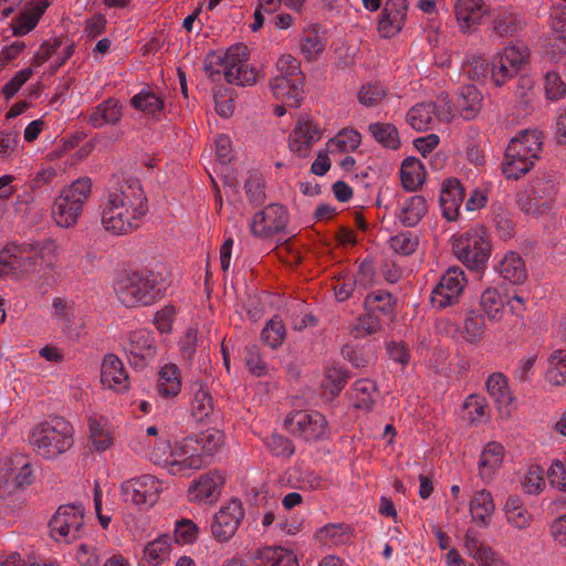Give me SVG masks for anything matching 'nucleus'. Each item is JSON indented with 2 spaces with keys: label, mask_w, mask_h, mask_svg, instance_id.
Returning <instances> with one entry per match:
<instances>
[{
  "label": "nucleus",
  "mask_w": 566,
  "mask_h": 566,
  "mask_svg": "<svg viewBox=\"0 0 566 566\" xmlns=\"http://www.w3.org/2000/svg\"><path fill=\"white\" fill-rule=\"evenodd\" d=\"M29 442L39 455L55 459L73 446V427L63 417H50L34 427Z\"/></svg>",
  "instance_id": "f257e3e1"
},
{
  "label": "nucleus",
  "mask_w": 566,
  "mask_h": 566,
  "mask_svg": "<svg viewBox=\"0 0 566 566\" xmlns=\"http://www.w3.org/2000/svg\"><path fill=\"white\" fill-rule=\"evenodd\" d=\"M114 290L126 307L150 305L161 296L157 276L148 271H125L114 283Z\"/></svg>",
  "instance_id": "f03ea898"
},
{
  "label": "nucleus",
  "mask_w": 566,
  "mask_h": 566,
  "mask_svg": "<svg viewBox=\"0 0 566 566\" xmlns=\"http://www.w3.org/2000/svg\"><path fill=\"white\" fill-rule=\"evenodd\" d=\"M91 179L84 177L75 180L61 192L52 207V214L57 226L69 228L76 223L83 203L91 195Z\"/></svg>",
  "instance_id": "7ed1b4c3"
},
{
  "label": "nucleus",
  "mask_w": 566,
  "mask_h": 566,
  "mask_svg": "<svg viewBox=\"0 0 566 566\" xmlns=\"http://www.w3.org/2000/svg\"><path fill=\"white\" fill-rule=\"evenodd\" d=\"M458 259L470 270L481 272L491 253V244L483 227L471 229L453 244Z\"/></svg>",
  "instance_id": "20e7f679"
},
{
  "label": "nucleus",
  "mask_w": 566,
  "mask_h": 566,
  "mask_svg": "<svg viewBox=\"0 0 566 566\" xmlns=\"http://www.w3.org/2000/svg\"><path fill=\"white\" fill-rule=\"evenodd\" d=\"M290 222V214L285 206L270 203L256 212L250 223L251 233L261 239L271 238L284 232Z\"/></svg>",
  "instance_id": "39448f33"
},
{
  "label": "nucleus",
  "mask_w": 566,
  "mask_h": 566,
  "mask_svg": "<svg viewBox=\"0 0 566 566\" xmlns=\"http://www.w3.org/2000/svg\"><path fill=\"white\" fill-rule=\"evenodd\" d=\"M122 499L125 503L137 506H153L159 497L160 482L150 474L123 482L119 486Z\"/></svg>",
  "instance_id": "423d86ee"
},
{
  "label": "nucleus",
  "mask_w": 566,
  "mask_h": 566,
  "mask_svg": "<svg viewBox=\"0 0 566 566\" xmlns=\"http://www.w3.org/2000/svg\"><path fill=\"white\" fill-rule=\"evenodd\" d=\"M285 428H290L294 436H298L306 441L324 440L328 437L327 420L318 411H297L286 417Z\"/></svg>",
  "instance_id": "0eeeda50"
},
{
  "label": "nucleus",
  "mask_w": 566,
  "mask_h": 566,
  "mask_svg": "<svg viewBox=\"0 0 566 566\" xmlns=\"http://www.w3.org/2000/svg\"><path fill=\"white\" fill-rule=\"evenodd\" d=\"M243 517L244 510L241 501L237 497L231 499L213 516L210 525L213 538L219 543L229 542L238 531Z\"/></svg>",
  "instance_id": "6e6552de"
},
{
  "label": "nucleus",
  "mask_w": 566,
  "mask_h": 566,
  "mask_svg": "<svg viewBox=\"0 0 566 566\" xmlns=\"http://www.w3.org/2000/svg\"><path fill=\"white\" fill-rule=\"evenodd\" d=\"M464 285V271L459 266L449 268L432 291V305L442 310L455 304Z\"/></svg>",
  "instance_id": "1a4fd4ad"
},
{
  "label": "nucleus",
  "mask_w": 566,
  "mask_h": 566,
  "mask_svg": "<svg viewBox=\"0 0 566 566\" xmlns=\"http://www.w3.org/2000/svg\"><path fill=\"white\" fill-rule=\"evenodd\" d=\"M109 195L113 201L130 209L133 218H142L148 211V200L137 178L125 180L117 191Z\"/></svg>",
  "instance_id": "9d476101"
},
{
  "label": "nucleus",
  "mask_w": 566,
  "mask_h": 566,
  "mask_svg": "<svg viewBox=\"0 0 566 566\" xmlns=\"http://www.w3.org/2000/svg\"><path fill=\"white\" fill-rule=\"evenodd\" d=\"M465 197V190L457 178H447L441 188L439 203L442 216L448 221H455L459 216L460 207Z\"/></svg>",
  "instance_id": "9b49d317"
},
{
  "label": "nucleus",
  "mask_w": 566,
  "mask_h": 566,
  "mask_svg": "<svg viewBox=\"0 0 566 566\" xmlns=\"http://www.w3.org/2000/svg\"><path fill=\"white\" fill-rule=\"evenodd\" d=\"M122 210H125L126 214L129 213L128 208H125L119 202L113 201V198L109 195L108 202L101 214V222L106 231L114 234H124L139 227L137 222H133L128 218L120 219Z\"/></svg>",
  "instance_id": "f8f14e48"
},
{
  "label": "nucleus",
  "mask_w": 566,
  "mask_h": 566,
  "mask_svg": "<svg viewBox=\"0 0 566 566\" xmlns=\"http://www.w3.org/2000/svg\"><path fill=\"white\" fill-rule=\"evenodd\" d=\"M249 555L254 566H298L296 556L281 546L256 548Z\"/></svg>",
  "instance_id": "ddd939ff"
},
{
  "label": "nucleus",
  "mask_w": 566,
  "mask_h": 566,
  "mask_svg": "<svg viewBox=\"0 0 566 566\" xmlns=\"http://www.w3.org/2000/svg\"><path fill=\"white\" fill-rule=\"evenodd\" d=\"M224 478L218 473H209L200 476L190 488L189 494L192 501H217L224 484Z\"/></svg>",
  "instance_id": "4468645a"
},
{
  "label": "nucleus",
  "mask_w": 566,
  "mask_h": 566,
  "mask_svg": "<svg viewBox=\"0 0 566 566\" xmlns=\"http://www.w3.org/2000/svg\"><path fill=\"white\" fill-rule=\"evenodd\" d=\"M101 381L104 386L118 390L128 388V374L124 368L122 360L115 354L105 355L101 368Z\"/></svg>",
  "instance_id": "2eb2a0df"
},
{
  "label": "nucleus",
  "mask_w": 566,
  "mask_h": 566,
  "mask_svg": "<svg viewBox=\"0 0 566 566\" xmlns=\"http://www.w3.org/2000/svg\"><path fill=\"white\" fill-rule=\"evenodd\" d=\"M483 95L472 84L462 85L457 93L454 106L465 120L474 119L482 109Z\"/></svg>",
  "instance_id": "dca6fc26"
},
{
  "label": "nucleus",
  "mask_w": 566,
  "mask_h": 566,
  "mask_svg": "<svg viewBox=\"0 0 566 566\" xmlns=\"http://www.w3.org/2000/svg\"><path fill=\"white\" fill-rule=\"evenodd\" d=\"M488 9L482 0H457L454 13L460 28L467 32L471 25L479 24Z\"/></svg>",
  "instance_id": "f3484780"
},
{
  "label": "nucleus",
  "mask_w": 566,
  "mask_h": 566,
  "mask_svg": "<svg viewBox=\"0 0 566 566\" xmlns=\"http://www.w3.org/2000/svg\"><path fill=\"white\" fill-rule=\"evenodd\" d=\"M397 297L385 290L374 291L367 294L364 301L365 312L376 313L392 321L396 316Z\"/></svg>",
  "instance_id": "a211bd4d"
},
{
  "label": "nucleus",
  "mask_w": 566,
  "mask_h": 566,
  "mask_svg": "<svg viewBox=\"0 0 566 566\" xmlns=\"http://www.w3.org/2000/svg\"><path fill=\"white\" fill-rule=\"evenodd\" d=\"M400 180L407 191H417L424 182V165L415 156L405 158L400 167Z\"/></svg>",
  "instance_id": "6ab92c4d"
},
{
  "label": "nucleus",
  "mask_w": 566,
  "mask_h": 566,
  "mask_svg": "<svg viewBox=\"0 0 566 566\" xmlns=\"http://www.w3.org/2000/svg\"><path fill=\"white\" fill-rule=\"evenodd\" d=\"M276 65L281 75L270 82V87L274 95L279 97L280 90H285L290 80L305 75L301 71L300 62L290 54L282 55Z\"/></svg>",
  "instance_id": "aec40b11"
},
{
  "label": "nucleus",
  "mask_w": 566,
  "mask_h": 566,
  "mask_svg": "<svg viewBox=\"0 0 566 566\" xmlns=\"http://www.w3.org/2000/svg\"><path fill=\"white\" fill-rule=\"evenodd\" d=\"M495 504L491 492L483 489L475 492L470 501V512L472 520L480 526L488 527L490 517L493 515Z\"/></svg>",
  "instance_id": "412c9836"
},
{
  "label": "nucleus",
  "mask_w": 566,
  "mask_h": 566,
  "mask_svg": "<svg viewBox=\"0 0 566 566\" xmlns=\"http://www.w3.org/2000/svg\"><path fill=\"white\" fill-rule=\"evenodd\" d=\"M125 350L132 357L153 359L157 353L154 334L145 329L132 333L129 344Z\"/></svg>",
  "instance_id": "4be33fe9"
},
{
  "label": "nucleus",
  "mask_w": 566,
  "mask_h": 566,
  "mask_svg": "<svg viewBox=\"0 0 566 566\" xmlns=\"http://www.w3.org/2000/svg\"><path fill=\"white\" fill-rule=\"evenodd\" d=\"M500 275L513 284H523L527 279L524 261L517 252H509L499 264Z\"/></svg>",
  "instance_id": "5701e85b"
},
{
  "label": "nucleus",
  "mask_w": 566,
  "mask_h": 566,
  "mask_svg": "<svg viewBox=\"0 0 566 566\" xmlns=\"http://www.w3.org/2000/svg\"><path fill=\"white\" fill-rule=\"evenodd\" d=\"M122 118V105L115 98H108L97 105L90 116V124L99 128L105 124L115 125Z\"/></svg>",
  "instance_id": "b1692460"
},
{
  "label": "nucleus",
  "mask_w": 566,
  "mask_h": 566,
  "mask_svg": "<svg viewBox=\"0 0 566 566\" xmlns=\"http://www.w3.org/2000/svg\"><path fill=\"white\" fill-rule=\"evenodd\" d=\"M157 390L164 398L175 397L180 392V370L175 364L165 365L158 373Z\"/></svg>",
  "instance_id": "393cba45"
},
{
  "label": "nucleus",
  "mask_w": 566,
  "mask_h": 566,
  "mask_svg": "<svg viewBox=\"0 0 566 566\" xmlns=\"http://www.w3.org/2000/svg\"><path fill=\"white\" fill-rule=\"evenodd\" d=\"M368 133L385 148L397 150L401 146L398 128L392 123H371Z\"/></svg>",
  "instance_id": "a878e982"
},
{
  "label": "nucleus",
  "mask_w": 566,
  "mask_h": 566,
  "mask_svg": "<svg viewBox=\"0 0 566 566\" xmlns=\"http://www.w3.org/2000/svg\"><path fill=\"white\" fill-rule=\"evenodd\" d=\"M488 394L493 398L499 409L507 408L514 400L510 391L506 377L501 373H494L486 380Z\"/></svg>",
  "instance_id": "bb28decb"
},
{
  "label": "nucleus",
  "mask_w": 566,
  "mask_h": 566,
  "mask_svg": "<svg viewBox=\"0 0 566 566\" xmlns=\"http://www.w3.org/2000/svg\"><path fill=\"white\" fill-rule=\"evenodd\" d=\"M503 455L504 447L501 443L496 441L488 442L479 462L480 476L482 479L491 478L494 470L501 467Z\"/></svg>",
  "instance_id": "cd10ccee"
},
{
  "label": "nucleus",
  "mask_w": 566,
  "mask_h": 566,
  "mask_svg": "<svg viewBox=\"0 0 566 566\" xmlns=\"http://www.w3.org/2000/svg\"><path fill=\"white\" fill-rule=\"evenodd\" d=\"M427 211L426 199L422 196L416 195L406 201L398 219L405 227H415L422 220Z\"/></svg>",
  "instance_id": "c85d7f7f"
},
{
  "label": "nucleus",
  "mask_w": 566,
  "mask_h": 566,
  "mask_svg": "<svg viewBox=\"0 0 566 566\" xmlns=\"http://www.w3.org/2000/svg\"><path fill=\"white\" fill-rule=\"evenodd\" d=\"M48 7V0H43L32 11H21L14 18L15 23L13 24V35L23 36L32 31L38 25Z\"/></svg>",
  "instance_id": "c756f323"
},
{
  "label": "nucleus",
  "mask_w": 566,
  "mask_h": 566,
  "mask_svg": "<svg viewBox=\"0 0 566 566\" xmlns=\"http://www.w3.org/2000/svg\"><path fill=\"white\" fill-rule=\"evenodd\" d=\"M478 310L490 321L501 319L504 303L496 289L489 287L481 294Z\"/></svg>",
  "instance_id": "7c9ffc66"
},
{
  "label": "nucleus",
  "mask_w": 566,
  "mask_h": 566,
  "mask_svg": "<svg viewBox=\"0 0 566 566\" xmlns=\"http://www.w3.org/2000/svg\"><path fill=\"white\" fill-rule=\"evenodd\" d=\"M504 512L509 523L517 528L528 526L531 514L523 505L522 499L516 494H511L504 505Z\"/></svg>",
  "instance_id": "2f4dec72"
},
{
  "label": "nucleus",
  "mask_w": 566,
  "mask_h": 566,
  "mask_svg": "<svg viewBox=\"0 0 566 566\" xmlns=\"http://www.w3.org/2000/svg\"><path fill=\"white\" fill-rule=\"evenodd\" d=\"M171 551V537L168 534L160 535L158 538L149 542L144 549L148 566H156L164 562Z\"/></svg>",
  "instance_id": "473e14b6"
},
{
  "label": "nucleus",
  "mask_w": 566,
  "mask_h": 566,
  "mask_svg": "<svg viewBox=\"0 0 566 566\" xmlns=\"http://www.w3.org/2000/svg\"><path fill=\"white\" fill-rule=\"evenodd\" d=\"M193 387H197V389L191 405V415L197 421H203L213 411V399L202 384L196 382Z\"/></svg>",
  "instance_id": "72a5a7b5"
},
{
  "label": "nucleus",
  "mask_w": 566,
  "mask_h": 566,
  "mask_svg": "<svg viewBox=\"0 0 566 566\" xmlns=\"http://www.w3.org/2000/svg\"><path fill=\"white\" fill-rule=\"evenodd\" d=\"M130 105L145 114L155 115L164 109L165 102L155 92L143 90L133 96Z\"/></svg>",
  "instance_id": "f704fd0d"
},
{
  "label": "nucleus",
  "mask_w": 566,
  "mask_h": 566,
  "mask_svg": "<svg viewBox=\"0 0 566 566\" xmlns=\"http://www.w3.org/2000/svg\"><path fill=\"white\" fill-rule=\"evenodd\" d=\"M484 315L476 308H468L464 321L463 337L470 343H476L484 333Z\"/></svg>",
  "instance_id": "c9c22d12"
},
{
  "label": "nucleus",
  "mask_w": 566,
  "mask_h": 566,
  "mask_svg": "<svg viewBox=\"0 0 566 566\" xmlns=\"http://www.w3.org/2000/svg\"><path fill=\"white\" fill-rule=\"evenodd\" d=\"M285 336V325L279 315L273 316L261 332V339L273 349L282 345Z\"/></svg>",
  "instance_id": "e433bc0d"
},
{
  "label": "nucleus",
  "mask_w": 566,
  "mask_h": 566,
  "mask_svg": "<svg viewBox=\"0 0 566 566\" xmlns=\"http://www.w3.org/2000/svg\"><path fill=\"white\" fill-rule=\"evenodd\" d=\"M542 181H536L531 190L520 200L521 209L528 214H539L544 208L551 203V199H545L539 195Z\"/></svg>",
  "instance_id": "4c0bfd02"
},
{
  "label": "nucleus",
  "mask_w": 566,
  "mask_h": 566,
  "mask_svg": "<svg viewBox=\"0 0 566 566\" xmlns=\"http://www.w3.org/2000/svg\"><path fill=\"white\" fill-rule=\"evenodd\" d=\"M549 363L555 366L547 370V381L554 386L566 385V350H554L549 356Z\"/></svg>",
  "instance_id": "58836bf2"
},
{
  "label": "nucleus",
  "mask_w": 566,
  "mask_h": 566,
  "mask_svg": "<svg viewBox=\"0 0 566 566\" xmlns=\"http://www.w3.org/2000/svg\"><path fill=\"white\" fill-rule=\"evenodd\" d=\"M90 438L93 449L97 452H104L113 444V437L101 422L94 418L88 420Z\"/></svg>",
  "instance_id": "ea45409f"
},
{
  "label": "nucleus",
  "mask_w": 566,
  "mask_h": 566,
  "mask_svg": "<svg viewBox=\"0 0 566 566\" xmlns=\"http://www.w3.org/2000/svg\"><path fill=\"white\" fill-rule=\"evenodd\" d=\"M390 248L398 254L411 255L419 245L418 235L410 231L400 232L389 239Z\"/></svg>",
  "instance_id": "a19ab883"
},
{
  "label": "nucleus",
  "mask_w": 566,
  "mask_h": 566,
  "mask_svg": "<svg viewBox=\"0 0 566 566\" xmlns=\"http://www.w3.org/2000/svg\"><path fill=\"white\" fill-rule=\"evenodd\" d=\"M431 114L429 103L417 104L407 113V122L413 129L422 132L426 130L431 123Z\"/></svg>",
  "instance_id": "79ce46f5"
},
{
  "label": "nucleus",
  "mask_w": 566,
  "mask_h": 566,
  "mask_svg": "<svg viewBox=\"0 0 566 566\" xmlns=\"http://www.w3.org/2000/svg\"><path fill=\"white\" fill-rule=\"evenodd\" d=\"M347 532L348 525L344 523L327 524L315 533V537L323 543L331 541L333 544L337 545L347 541Z\"/></svg>",
  "instance_id": "37998d69"
},
{
  "label": "nucleus",
  "mask_w": 566,
  "mask_h": 566,
  "mask_svg": "<svg viewBox=\"0 0 566 566\" xmlns=\"http://www.w3.org/2000/svg\"><path fill=\"white\" fill-rule=\"evenodd\" d=\"M224 78L229 84L239 86L253 85L258 80V72L245 63L233 71H224Z\"/></svg>",
  "instance_id": "c03bdc74"
},
{
  "label": "nucleus",
  "mask_w": 566,
  "mask_h": 566,
  "mask_svg": "<svg viewBox=\"0 0 566 566\" xmlns=\"http://www.w3.org/2000/svg\"><path fill=\"white\" fill-rule=\"evenodd\" d=\"M199 534V527L189 518H181L175 524V542L181 545L193 544Z\"/></svg>",
  "instance_id": "a18cd8bd"
},
{
  "label": "nucleus",
  "mask_w": 566,
  "mask_h": 566,
  "mask_svg": "<svg viewBox=\"0 0 566 566\" xmlns=\"http://www.w3.org/2000/svg\"><path fill=\"white\" fill-rule=\"evenodd\" d=\"M264 180L260 174H250L249 178L244 182V190L251 205L261 206L264 202Z\"/></svg>",
  "instance_id": "49530a36"
},
{
  "label": "nucleus",
  "mask_w": 566,
  "mask_h": 566,
  "mask_svg": "<svg viewBox=\"0 0 566 566\" xmlns=\"http://www.w3.org/2000/svg\"><path fill=\"white\" fill-rule=\"evenodd\" d=\"M244 364L255 377H262L268 373L266 364L262 360L259 346L255 344L244 347Z\"/></svg>",
  "instance_id": "de8ad7c7"
},
{
  "label": "nucleus",
  "mask_w": 566,
  "mask_h": 566,
  "mask_svg": "<svg viewBox=\"0 0 566 566\" xmlns=\"http://www.w3.org/2000/svg\"><path fill=\"white\" fill-rule=\"evenodd\" d=\"M348 378V370L338 366H332L326 371L325 388L328 389L333 396H337L347 384Z\"/></svg>",
  "instance_id": "09e8293b"
},
{
  "label": "nucleus",
  "mask_w": 566,
  "mask_h": 566,
  "mask_svg": "<svg viewBox=\"0 0 566 566\" xmlns=\"http://www.w3.org/2000/svg\"><path fill=\"white\" fill-rule=\"evenodd\" d=\"M534 166V161L528 158L522 159H504L502 163V171L507 179L517 180L527 174Z\"/></svg>",
  "instance_id": "8fccbe9b"
},
{
  "label": "nucleus",
  "mask_w": 566,
  "mask_h": 566,
  "mask_svg": "<svg viewBox=\"0 0 566 566\" xmlns=\"http://www.w3.org/2000/svg\"><path fill=\"white\" fill-rule=\"evenodd\" d=\"M521 27V20L516 13L503 11L494 19V30L501 35H512Z\"/></svg>",
  "instance_id": "3c124183"
},
{
  "label": "nucleus",
  "mask_w": 566,
  "mask_h": 566,
  "mask_svg": "<svg viewBox=\"0 0 566 566\" xmlns=\"http://www.w3.org/2000/svg\"><path fill=\"white\" fill-rule=\"evenodd\" d=\"M270 451L276 457L290 458L294 454L293 442L279 433H272L265 441Z\"/></svg>",
  "instance_id": "603ef678"
},
{
  "label": "nucleus",
  "mask_w": 566,
  "mask_h": 566,
  "mask_svg": "<svg viewBox=\"0 0 566 566\" xmlns=\"http://www.w3.org/2000/svg\"><path fill=\"white\" fill-rule=\"evenodd\" d=\"M18 250L14 247H6L0 252V277L13 276L19 277L18 269L21 264L13 260Z\"/></svg>",
  "instance_id": "864d4df0"
},
{
  "label": "nucleus",
  "mask_w": 566,
  "mask_h": 566,
  "mask_svg": "<svg viewBox=\"0 0 566 566\" xmlns=\"http://www.w3.org/2000/svg\"><path fill=\"white\" fill-rule=\"evenodd\" d=\"M33 75V69L27 67L24 70L19 71L8 83H6L1 93L7 101L11 99L19 90L31 78Z\"/></svg>",
  "instance_id": "5fc2aeb1"
},
{
  "label": "nucleus",
  "mask_w": 566,
  "mask_h": 566,
  "mask_svg": "<svg viewBox=\"0 0 566 566\" xmlns=\"http://www.w3.org/2000/svg\"><path fill=\"white\" fill-rule=\"evenodd\" d=\"M403 25H397L396 17L391 11H387V7L384 6L378 20V32L382 38H391L402 30Z\"/></svg>",
  "instance_id": "6e6d98bb"
},
{
  "label": "nucleus",
  "mask_w": 566,
  "mask_h": 566,
  "mask_svg": "<svg viewBox=\"0 0 566 566\" xmlns=\"http://www.w3.org/2000/svg\"><path fill=\"white\" fill-rule=\"evenodd\" d=\"M545 91L548 99L557 101L566 94V84L557 72L551 71L545 75Z\"/></svg>",
  "instance_id": "4d7b16f0"
},
{
  "label": "nucleus",
  "mask_w": 566,
  "mask_h": 566,
  "mask_svg": "<svg viewBox=\"0 0 566 566\" xmlns=\"http://www.w3.org/2000/svg\"><path fill=\"white\" fill-rule=\"evenodd\" d=\"M67 510L66 505H60L49 522L51 537L55 541H59L56 535L66 537L70 534L69 524H66L65 517H63V515H66L65 512Z\"/></svg>",
  "instance_id": "13d9d810"
},
{
  "label": "nucleus",
  "mask_w": 566,
  "mask_h": 566,
  "mask_svg": "<svg viewBox=\"0 0 566 566\" xmlns=\"http://www.w3.org/2000/svg\"><path fill=\"white\" fill-rule=\"evenodd\" d=\"M305 76L295 77V80H290V83L286 85L285 90H280L279 96L283 95L289 99L292 107H300L302 103V93L304 86Z\"/></svg>",
  "instance_id": "bf43d9fd"
},
{
  "label": "nucleus",
  "mask_w": 566,
  "mask_h": 566,
  "mask_svg": "<svg viewBox=\"0 0 566 566\" xmlns=\"http://www.w3.org/2000/svg\"><path fill=\"white\" fill-rule=\"evenodd\" d=\"M431 113L434 114L440 120L450 123L453 118V105L448 94L438 96L437 102L429 103Z\"/></svg>",
  "instance_id": "052dcab7"
},
{
  "label": "nucleus",
  "mask_w": 566,
  "mask_h": 566,
  "mask_svg": "<svg viewBox=\"0 0 566 566\" xmlns=\"http://www.w3.org/2000/svg\"><path fill=\"white\" fill-rule=\"evenodd\" d=\"M538 158L534 148L525 147L518 138H512L506 147L504 159Z\"/></svg>",
  "instance_id": "680f3d73"
},
{
  "label": "nucleus",
  "mask_w": 566,
  "mask_h": 566,
  "mask_svg": "<svg viewBox=\"0 0 566 566\" xmlns=\"http://www.w3.org/2000/svg\"><path fill=\"white\" fill-rule=\"evenodd\" d=\"M384 97V90L373 84L363 85L357 96L358 102L367 107L377 105Z\"/></svg>",
  "instance_id": "e2e57ef3"
},
{
  "label": "nucleus",
  "mask_w": 566,
  "mask_h": 566,
  "mask_svg": "<svg viewBox=\"0 0 566 566\" xmlns=\"http://www.w3.org/2000/svg\"><path fill=\"white\" fill-rule=\"evenodd\" d=\"M354 388L357 392L363 395L360 398H357V401L354 405L355 408L370 411L375 403V400L370 394V389L375 390L376 385L373 384L371 386H368L366 380L360 379L355 382Z\"/></svg>",
  "instance_id": "0e129e2a"
},
{
  "label": "nucleus",
  "mask_w": 566,
  "mask_h": 566,
  "mask_svg": "<svg viewBox=\"0 0 566 566\" xmlns=\"http://www.w3.org/2000/svg\"><path fill=\"white\" fill-rule=\"evenodd\" d=\"M357 321L358 324L352 329V334H355V337H358V332L360 329H364L367 335L375 334L380 329L379 316L376 313L366 312L360 315Z\"/></svg>",
  "instance_id": "69168bd1"
},
{
  "label": "nucleus",
  "mask_w": 566,
  "mask_h": 566,
  "mask_svg": "<svg viewBox=\"0 0 566 566\" xmlns=\"http://www.w3.org/2000/svg\"><path fill=\"white\" fill-rule=\"evenodd\" d=\"M386 349L389 357L396 363L401 364L403 367L409 364L410 353L406 343L390 340L387 343Z\"/></svg>",
  "instance_id": "338daca9"
},
{
  "label": "nucleus",
  "mask_w": 566,
  "mask_h": 566,
  "mask_svg": "<svg viewBox=\"0 0 566 566\" xmlns=\"http://www.w3.org/2000/svg\"><path fill=\"white\" fill-rule=\"evenodd\" d=\"M228 60L230 62V70L239 67V65H243L247 63L249 59V49L243 43H237L231 45L227 51Z\"/></svg>",
  "instance_id": "774afa93"
}]
</instances>
